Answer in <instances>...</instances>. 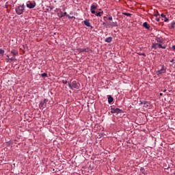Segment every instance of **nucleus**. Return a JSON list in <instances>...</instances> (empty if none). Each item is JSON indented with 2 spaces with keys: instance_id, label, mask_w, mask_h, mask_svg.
Here are the masks:
<instances>
[{
  "instance_id": "obj_1",
  "label": "nucleus",
  "mask_w": 175,
  "mask_h": 175,
  "mask_svg": "<svg viewBox=\"0 0 175 175\" xmlns=\"http://www.w3.org/2000/svg\"><path fill=\"white\" fill-rule=\"evenodd\" d=\"M16 14L18 16H21V14H23L24 13V5H19L15 9Z\"/></svg>"
},
{
  "instance_id": "obj_2",
  "label": "nucleus",
  "mask_w": 175,
  "mask_h": 175,
  "mask_svg": "<svg viewBox=\"0 0 175 175\" xmlns=\"http://www.w3.org/2000/svg\"><path fill=\"white\" fill-rule=\"evenodd\" d=\"M166 69H167L166 66H162L160 70H158L157 71H156V75L157 76H161V75H164V73H166Z\"/></svg>"
},
{
  "instance_id": "obj_3",
  "label": "nucleus",
  "mask_w": 175,
  "mask_h": 175,
  "mask_svg": "<svg viewBox=\"0 0 175 175\" xmlns=\"http://www.w3.org/2000/svg\"><path fill=\"white\" fill-rule=\"evenodd\" d=\"M47 102H49V100H47V98H44L42 101H41L39 105L40 109H44Z\"/></svg>"
},
{
  "instance_id": "obj_4",
  "label": "nucleus",
  "mask_w": 175,
  "mask_h": 175,
  "mask_svg": "<svg viewBox=\"0 0 175 175\" xmlns=\"http://www.w3.org/2000/svg\"><path fill=\"white\" fill-rule=\"evenodd\" d=\"M98 9V5H92L90 7V12L92 13V14H95V13H96V12H95V10Z\"/></svg>"
},
{
  "instance_id": "obj_5",
  "label": "nucleus",
  "mask_w": 175,
  "mask_h": 175,
  "mask_svg": "<svg viewBox=\"0 0 175 175\" xmlns=\"http://www.w3.org/2000/svg\"><path fill=\"white\" fill-rule=\"evenodd\" d=\"M36 5V4L32 3L29 1L27 3V8H29V9H33V8H35Z\"/></svg>"
},
{
  "instance_id": "obj_6",
  "label": "nucleus",
  "mask_w": 175,
  "mask_h": 175,
  "mask_svg": "<svg viewBox=\"0 0 175 175\" xmlns=\"http://www.w3.org/2000/svg\"><path fill=\"white\" fill-rule=\"evenodd\" d=\"M111 113H121V109L119 108H111Z\"/></svg>"
},
{
  "instance_id": "obj_7",
  "label": "nucleus",
  "mask_w": 175,
  "mask_h": 175,
  "mask_svg": "<svg viewBox=\"0 0 175 175\" xmlns=\"http://www.w3.org/2000/svg\"><path fill=\"white\" fill-rule=\"evenodd\" d=\"M11 53L12 54L13 57H16V55H18V51H17L16 49H12L11 51Z\"/></svg>"
},
{
  "instance_id": "obj_8",
  "label": "nucleus",
  "mask_w": 175,
  "mask_h": 175,
  "mask_svg": "<svg viewBox=\"0 0 175 175\" xmlns=\"http://www.w3.org/2000/svg\"><path fill=\"white\" fill-rule=\"evenodd\" d=\"M83 24L86 27H91V23H90V21H88V20L83 21Z\"/></svg>"
},
{
  "instance_id": "obj_9",
  "label": "nucleus",
  "mask_w": 175,
  "mask_h": 175,
  "mask_svg": "<svg viewBox=\"0 0 175 175\" xmlns=\"http://www.w3.org/2000/svg\"><path fill=\"white\" fill-rule=\"evenodd\" d=\"M143 27H144V28H146V29H150V25H148L147 22H144L143 23Z\"/></svg>"
},
{
  "instance_id": "obj_10",
  "label": "nucleus",
  "mask_w": 175,
  "mask_h": 175,
  "mask_svg": "<svg viewBox=\"0 0 175 175\" xmlns=\"http://www.w3.org/2000/svg\"><path fill=\"white\" fill-rule=\"evenodd\" d=\"M114 98L111 96H108V103H112Z\"/></svg>"
},
{
  "instance_id": "obj_11",
  "label": "nucleus",
  "mask_w": 175,
  "mask_h": 175,
  "mask_svg": "<svg viewBox=\"0 0 175 175\" xmlns=\"http://www.w3.org/2000/svg\"><path fill=\"white\" fill-rule=\"evenodd\" d=\"M111 40H113V38L111 37H108L105 39V42H107V43H111Z\"/></svg>"
},
{
  "instance_id": "obj_12",
  "label": "nucleus",
  "mask_w": 175,
  "mask_h": 175,
  "mask_svg": "<svg viewBox=\"0 0 175 175\" xmlns=\"http://www.w3.org/2000/svg\"><path fill=\"white\" fill-rule=\"evenodd\" d=\"M72 88H77V82L76 81H72Z\"/></svg>"
},
{
  "instance_id": "obj_13",
  "label": "nucleus",
  "mask_w": 175,
  "mask_h": 175,
  "mask_svg": "<svg viewBox=\"0 0 175 175\" xmlns=\"http://www.w3.org/2000/svg\"><path fill=\"white\" fill-rule=\"evenodd\" d=\"M157 46L159 49H166V45L162 46V44L157 43Z\"/></svg>"
},
{
  "instance_id": "obj_14",
  "label": "nucleus",
  "mask_w": 175,
  "mask_h": 175,
  "mask_svg": "<svg viewBox=\"0 0 175 175\" xmlns=\"http://www.w3.org/2000/svg\"><path fill=\"white\" fill-rule=\"evenodd\" d=\"M139 170L142 173V174H144V175L147 174V172H146V170L144 169V167H141Z\"/></svg>"
},
{
  "instance_id": "obj_15",
  "label": "nucleus",
  "mask_w": 175,
  "mask_h": 175,
  "mask_svg": "<svg viewBox=\"0 0 175 175\" xmlns=\"http://www.w3.org/2000/svg\"><path fill=\"white\" fill-rule=\"evenodd\" d=\"M79 51H80L81 53H84V51H85V53H88V49H87V48L81 49L79 50Z\"/></svg>"
},
{
  "instance_id": "obj_16",
  "label": "nucleus",
  "mask_w": 175,
  "mask_h": 175,
  "mask_svg": "<svg viewBox=\"0 0 175 175\" xmlns=\"http://www.w3.org/2000/svg\"><path fill=\"white\" fill-rule=\"evenodd\" d=\"M157 46H158V43H152V49H154V50H157Z\"/></svg>"
},
{
  "instance_id": "obj_17",
  "label": "nucleus",
  "mask_w": 175,
  "mask_h": 175,
  "mask_svg": "<svg viewBox=\"0 0 175 175\" xmlns=\"http://www.w3.org/2000/svg\"><path fill=\"white\" fill-rule=\"evenodd\" d=\"M111 27H117V22H113L109 25Z\"/></svg>"
},
{
  "instance_id": "obj_18",
  "label": "nucleus",
  "mask_w": 175,
  "mask_h": 175,
  "mask_svg": "<svg viewBox=\"0 0 175 175\" xmlns=\"http://www.w3.org/2000/svg\"><path fill=\"white\" fill-rule=\"evenodd\" d=\"M124 16H126L127 17H131L132 16L131 14H129L128 12H123Z\"/></svg>"
},
{
  "instance_id": "obj_19",
  "label": "nucleus",
  "mask_w": 175,
  "mask_h": 175,
  "mask_svg": "<svg viewBox=\"0 0 175 175\" xmlns=\"http://www.w3.org/2000/svg\"><path fill=\"white\" fill-rule=\"evenodd\" d=\"M155 40L158 42V43H162V40H161V38L157 37L155 38Z\"/></svg>"
},
{
  "instance_id": "obj_20",
  "label": "nucleus",
  "mask_w": 175,
  "mask_h": 175,
  "mask_svg": "<svg viewBox=\"0 0 175 175\" xmlns=\"http://www.w3.org/2000/svg\"><path fill=\"white\" fill-rule=\"evenodd\" d=\"M0 54H1V55H3V54H5V51L2 49H0Z\"/></svg>"
},
{
  "instance_id": "obj_21",
  "label": "nucleus",
  "mask_w": 175,
  "mask_h": 175,
  "mask_svg": "<svg viewBox=\"0 0 175 175\" xmlns=\"http://www.w3.org/2000/svg\"><path fill=\"white\" fill-rule=\"evenodd\" d=\"M41 77H47V73L44 72V73L41 74Z\"/></svg>"
},
{
  "instance_id": "obj_22",
  "label": "nucleus",
  "mask_w": 175,
  "mask_h": 175,
  "mask_svg": "<svg viewBox=\"0 0 175 175\" xmlns=\"http://www.w3.org/2000/svg\"><path fill=\"white\" fill-rule=\"evenodd\" d=\"M65 16H68V13H66V12H64V14H62L61 15H60V17H65Z\"/></svg>"
},
{
  "instance_id": "obj_23",
  "label": "nucleus",
  "mask_w": 175,
  "mask_h": 175,
  "mask_svg": "<svg viewBox=\"0 0 175 175\" xmlns=\"http://www.w3.org/2000/svg\"><path fill=\"white\" fill-rule=\"evenodd\" d=\"M138 55H143L144 57H146V53H137Z\"/></svg>"
},
{
  "instance_id": "obj_24",
  "label": "nucleus",
  "mask_w": 175,
  "mask_h": 175,
  "mask_svg": "<svg viewBox=\"0 0 175 175\" xmlns=\"http://www.w3.org/2000/svg\"><path fill=\"white\" fill-rule=\"evenodd\" d=\"M96 16H97V17H100L102 15L100 14V12H96Z\"/></svg>"
},
{
  "instance_id": "obj_25",
  "label": "nucleus",
  "mask_w": 175,
  "mask_h": 175,
  "mask_svg": "<svg viewBox=\"0 0 175 175\" xmlns=\"http://www.w3.org/2000/svg\"><path fill=\"white\" fill-rule=\"evenodd\" d=\"M68 87L70 88V90H73V86L72 84H70V83H68Z\"/></svg>"
},
{
  "instance_id": "obj_26",
  "label": "nucleus",
  "mask_w": 175,
  "mask_h": 175,
  "mask_svg": "<svg viewBox=\"0 0 175 175\" xmlns=\"http://www.w3.org/2000/svg\"><path fill=\"white\" fill-rule=\"evenodd\" d=\"M174 25H175V22L174 21L172 22L171 28H174Z\"/></svg>"
},
{
  "instance_id": "obj_27",
  "label": "nucleus",
  "mask_w": 175,
  "mask_h": 175,
  "mask_svg": "<svg viewBox=\"0 0 175 175\" xmlns=\"http://www.w3.org/2000/svg\"><path fill=\"white\" fill-rule=\"evenodd\" d=\"M62 83L63 84H68V81H66V80H62Z\"/></svg>"
},
{
  "instance_id": "obj_28",
  "label": "nucleus",
  "mask_w": 175,
  "mask_h": 175,
  "mask_svg": "<svg viewBox=\"0 0 175 175\" xmlns=\"http://www.w3.org/2000/svg\"><path fill=\"white\" fill-rule=\"evenodd\" d=\"M68 18H70L72 20V18H75V16H71L69 14L67 15Z\"/></svg>"
},
{
  "instance_id": "obj_29",
  "label": "nucleus",
  "mask_w": 175,
  "mask_h": 175,
  "mask_svg": "<svg viewBox=\"0 0 175 175\" xmlns=\"http://www.w3.org/2000/svg\"><path fill=\"white\" fill-rule=\"evenodd\" d=\"M161 17H162L163 18H166V15H165L164 14H161Z\"/></svg>"
},
{
  "instance_id": "obj_30",
  "label": "nucleus",
  "mask_w": 175,
  "mask_h": 175,
  "mask_svg": "<svg viewBox=\"0 0 175 175\" xmlns=\"http://www.w3.org/2000/svg\"><path fill=\"white\" fill-rule=\"evenodd\" d=\"M164 21H165V23H167V21H169V18H167L165 16V18H164Z\"/></svg>"
},
{
  "instance_id": "obj_31",
  "label": "nucleus",
  "mask_w": 175,
  "mask_h": 175,
  "mask_svg": "<svg viewBox=\"0 0 175 175\" xmlns=\"http://www.w3.org/2000/svg\"><path fill=\"white\" fill-rule=\"evenodd\" d=\"M108 20H109V21H113V17L109 16V17L108 18Z\"/></svg>"
},
{
  "instance_id": "obj_32",
  "label": "nucleus",
  "mask_w": 175,
  "mask_h": 175,
  "mask_svg": "<svg viewBox=\"0 0 175 175\" xmlns=\"http://www.w3.org/2000/svg\"><path fill=\"white\" fill-rule=\"evenodd\" d=\"M10 61H14V59L13 57L10 58Z\"/></svg>"
},
{
  "instance_id": "obj_33",
  "label": "nucleus",
  "mask_w": 175,
  "mask_h": 175,
  "mask_svg": "<svg viewBox=\"0 0 175 175\" xmlns=\"http://www.w3.org/2000/svg\"><path fill=\"white\" fill-rule=\"evenodd\" d=\"M172 50H174V51L175 50V45L172 46Z\"/></svg>"
},
{
  "instance_id": "obj_34",
  "label": "nucleus",
  "mask_w": 175,
  "mask_h": 175,
  "mask_svg": "<svg viewBox=\"0 0 175 175\" xmlns=\"http://www.w3.org/2000/svg\"><path fill=\"white\" fill-rule=\"evenodd\" d=\"M159 95L160 96H162L163 95V93H160Z\"/></svg>"
},
{
  "instance_id": "obj_35",
  "label": "nucleus",
  "mask_w": 175,
  "mask_h": 175,
  "mask_svg": "<svg viewBox=\"0 0 175 175\" xmlns=\"http://www.w3.org/2000/svg\"><path fill=\"white\" fill-rule=\"evenodd\" d=\"M163 92H166V89H164V90H163Z\"/></svg>"
},
{
  "instance_id": "obj_36",
  "label": "nucleus",
  "mask_w": 175,
  "mask_h": 175,
  "mask_svg": "<svg viewBox=\"0 0 175 175\" xmlns=\"http://www.w3.org/2000/svg\"><path fill=\"white\" fill-rule=\"evenodd\" d=\"M102 14H103V12H100V15H101V16H102Z\"/></svg>"
},
{
  "instance_id": "obj_37",
  "label": "nucleus",
  "mask_w": 175,
  "mask_h": 175,
  "mask_svg": "<svg viewBox=\"0 0 175 175\" xmlns=\"http://www.w3.org/2000/svg\"><path fill=\"white\" fill-rule=\"evenodd\" d=\"M7 58H8V59H10L8 55H7Z\"/></svg>"
},
{
  "instance_id": "obj_38",
  "label": "nucleus",
  "mask_w": 175,
  "mask_h": 175,
  "mask_svg": "<svg viewBox=\"0 0 175 175\" xmlns=\"http://www.w3.org/2000/svg\"><path fill=\"white\" fill-rule=\"evenodd\" d=\"M104 18H107V17H106V16H104Z\"/></svg>"
},
{
  "instance_id": "obj_39",
  "label": "nucleus",
  "mask_w": 175,
  "mask_h": 175,
  "mask_svg": "<svg viewBox=\"0 0 175 175\" xmlns=\"http://www.w3.org/2000/svg\"><path fill=\"white\" fill-rule=\"evenodd\" d=\"M173 61H174V59H172V60L171 61V62H173Z\"/></svg>"
},
{
  "instance_id": "obj_40",
  "label": "nucleus",
  "mask_w": 175,
  "mask_h": 175,
  "mask_svg": "<svg viewBox=\"0 0 175 175\" xmlns=\"http://www.w3.org/2000/svg\"><path fill=\"white\" fill-rule=\"evenodd\" d=\"M157 21H159V19H157Z\"/></svg>"
},
{
  "instance_id": "obj_41",
  "label": "nucleus",
  "mask_w": 175,
  "mask_h": 175,
  "mask_svg": "<svg viewBox=\"0 0 175 175\" xmlns=\"http://www.w3.org/2000/svg\"><path fill=\"white\" fill-rule=\"evenodd\" d=\"M91 28H92V29L93 28L92 26H91Z\"/></svg>"
}]
</instances>
